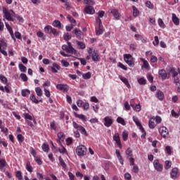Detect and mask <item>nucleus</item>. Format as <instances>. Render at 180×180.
Returning a JSON list of instances; mask_svg holds the SVG:
<instances>
[{
  "mask_svg": "<svg viewBox=\"0 0 180 180\" xmlns=\"http://www.w3.org/2000/svg\"><path fill=\"white\" fill-rule=\"evenodd\" d=\"M73 124V127L74 129H75L76 131L74 132L75 134V137H76L77 139L79 138L80 134H79V131L80 133H82L84 136H88V132H86V129H85L84 128V127L78 124L77 122H75V121H73L72 122Z\"/></svg>",
  "mask_w": 180,
  "mask_h": 180,
  "instance_id": "1",
  "label": "nucleus"
},
{
  "mask_svg": "<svg viewBox=\"0 0 180 180\" xmlns=\"http://www.w3.org/2000/svg\"><path fill=\"white\" fill-rule=\"evenodd\" d=\"M2 9L3 13L4 15V19H6V20H8V22H13V18L16 16V13H15V11H13V10L6 9V7H3Z\"/></svg>",
  "mask_w": 180,
  "mask_h": 180,
  "instance_id": "2",
  "label": "nucleus"
},
{
  "mask_svg": "<svg viewBox=\"0 0 180 180\" xmlns=\"http://www.w3.org/2000/svg\"><path fill=\"white\" fill-rule=\"evenodd\" d=\"M76 154L78 157H84L86 155V148L84 145H80L76 148Z\"/></svg>",
  "mask_w": 180,
  "mask_h": 180,
  "instance_id": "3",
  "label": "nucleus"
},
{
  "mask_svg": "<svg viewBox=\"0 0 180 180\" xmlns=\"http://www.w3.org/2000/svg\"><path fill=\"white\" fill-rule=\"evenodd\" d=\"M44 32L45 33H47L48 34H52L53 36H58L60 32L57 31L56 28H53L51 25H46L44 27Z\"/></svg>",
  "mask_w": 180,
  "mask_h": 180,
  "instance_id": "4",
  "label": "nucleus"
},
{
  "mask_svg": "<svg viewBox=\"0 0 180 180\" xmlns=\"http://www.w3.org/2000/svg\"><path fill=\"white\" fill-rule=\"evenodd\" d=\"M96 20L98 23V27L96 28V36H101V34H103V25H102V20L97 18Z\"/></svg>",
  "mask_w": 180,
  "mask_h": 180,
  "instance_id": "5",
  "label": "nucleus"
},
{
  "mask_svg": "<svg viewBox=\"0 0 180 180\" xmlns=\"http://www.w3.org/2000/svg\"><path fill=\"white\" fill-rule=\"evenodd\" d=\"M124 60L129 67L134 66V62L133 61V56L130 54H124Z\"/></svg>",
  "mask_w": 180,
  "mask_h": 180,
  "instance_id": "6",
  "label": "nucleus"
},
{
  "mask_svg": "<svg viewBox=\"0 0 180 180\" xmlns=\"http://www.w3.org/2000/svg\"><path fill=\"white\" fill-rule=\"evenodd\" d=\"M158 77L162 81H165V79H168V78H169V75L167 73L165 70L161 69L158 71Z\"/></svg>",
  "mask_w": 180,
  "mask_h": 180,
  "instance_id": "7",
  "label": "nucleus"
},
{
  "mask_svg": "<svg viewBox=\"0 0 180 180\" xmlns=\"http://www.w3.org/2000/svg\"><path fill=\"white\" fill-rule=\"evenodd\" d=\"M153 167L156 171H158V172H162L163 166L162 164L160 163V161L158 160H155L153 162Z\"/></svg>",
  "mask_w": 180,
  "mask_h": 180,
  "instance_id": "8",
  "label": "nucleus"
},
{
  "mask_svg": "<svg viewBox=\"0 0 180 180\" xmlns=\"http://www.w3.org/2000/svg\"><path fill=\"white\" fill-rule=\"evenodd\" d=\"M68 49H69L70 54H72L76 57H78V56H79V52H78V51H77L75 49H74V47H72L71 42H68Z\"/></svg>",
  "mask_w": 180,
  "mask_h": 180,
  "instance_id": "9",
  "label": "nucleus"
},
{
  "mask_svg": "<svg viewBox=\"0 0 180 180\" xmlns=\"http://www.w3.org/2000/svg\"><path fill=\"white\" fill-rule=\"evenodd\" d=\"M159 133L161 135L162 137L165 139L167 136L169 134L168 129L165 127H161L159 128Z\"/></svg>",
  "mask_w": 180,
  "mask_h": 180,
  "instance_id": "10",
  "label": "nucleus"
},
{
  "mask_svg": "<svg viewBox=\"0 0 180 180\" xmlns=\"http://www.w3.org/2000/svg\"><path fill=\"white\" fill-rule=\"evenodd\" d=\"M113 124V120L112 117L107 116L104 118V126L105 127H110Z\"/></svg>",
  "mask_w": 180,
  "mask_h": 180,
  "instance_id": "11",
  "label": "nucleus"
},
{
  "mask_svg": "<svg viewBox=\"0 0 180 180\" xmlns=\"http://www.w3.org/2000/svg\"><path fill=\"white\" fill-rule=\"evenodd\" d=\"M56 89H59V91H62L63 92H68L70 87L67 84H57Z\"/></svg>",
  "mask_w": 180,
  "mask_h": 180,
  "instance_id": "12",
  "label": "nucleus"
},
{
  "mask_svg": "<svg viewBox=\"0 0 180 180\" xmlns=\"http://www.w3.org/2000/svg\"><path fill=\"white\" fill-rule=\"evenodd\" d=\"M84 12L87 15H94V13H95V9L94 8V7L92 6H88L85 7Z\"/></svg>",
  "mask_w": 180,
  "mask_h": 180,
  "instance_id": "13",
  "label": "nucleus"
},
{
  "mask_svg": "<svg viewBox=\"0 0 180 180\" xmlns=\"http://www.w3.org/2000/svg\"><path fill=\"white\" fill-rule=\"evenodd\" d=\"M134 102V100L130 101V106L136 111V112H140L141 110V105L140 104H137L134 105L133 103Z\"/></svg>",
  "mask_w": 180,
  "mask_h": 180,
  "instance_id": "14",
  "label": "nucleus"
},
{
  "mask_svg": "<svg viewBox=\"0 0 180 180\" xmlns=\"http://www.w3.org/2000/svg\"><path fill=\"white\" fill-rule=\"evenodd\" d=\"M113 140L115 141L118 147H122V143L120 142V136L119 135V133H116L113 136Z\"/></svg>",
  "mask_w": 180,
  "mask_h": 180,
  "instance_id": "15",
  "label": "nucleus"
},
{
  "mask_svg": "<svg viewBox=\"0 0 180 180\" xmlns=\"http://www.w3.org/2000/svg\"><path fill=\"white\" fill-rule=\"evenodd\" d=\"M51 69L52 72H53L54 74H57L58 70H61V67L58 65V64L55 63H53V65L51 67Z\"/></svg>",
  "mask_w": 180,
  "mask_h": 180,
  "instance_id": "16",
  "label": "nucleus"
},
{
  "mask_svg": "<svg viewBox=\"0 0 180 180\" xmlns=\"http://www.w3.org/2000/svg\"><path fill=\"white\" fill-rule=\"evenodd\" d=\"M115 153L117 155V158L118 159L121 165H123L124 162V160H123V157H122V155H120V150H119L118 149H117L115 150Z\"/></svg>",
  "mask_w": 180,
  "mask_h": 180,
  "instance_id": "17",
  "label": "nucleus"
},
{
  "mask_svg": "<svg viewBox=\"0 0 180 180\" xmlns=\"http://www.w3.org/2000/svg\"><path fill=\"white\" fill-rule=\"evenodd\" d=\"M111 13H112L115 19H116V20H119V19H120V13H119V10L117 9H112L111 11Z\"/></svg>",
  "mask_w": 180,
  "mask_h": 180,
  "instance_id": "18",
  "label": "nucleus"
},
{
  "mask_svg": "<svg viewBox=\"0 0 180 180\" xmlns=\"http://www.w3.org/2000/svg\"><path fill=\"white\" fill-rule=\"evenodd\" d=\"M6 25V27L7 29V30L9 32L12 39H13V40H15V36L13 34V29L12 28V27H11V25H9V24L8 22H5Z\"/></svg>",
  "mask_w": 180,
  "mask_h": 180,
  "instance_id": "19",
  "label": "nucleus"
},
{
  "mask_svg": "<svg viewBox=\"0 0 180 180\" xmlns=\"http://www.w3.org/2000/svg\"><path fill=\"white\" fill-rule=\"evenodd\" d=\"M58 139L59 140L58 141V143H59L60 144H62L61 143H63V141L65 140V134H64V133L63 132H59L58 134Z\"/></svg>",
  "mask_w": 180,
  "mask_h": 180,
  "instance_id": "20",
  "label": "nucleus"
},
{
  "mask_svg": "<svg viewBox=\"0 0 180 180\" xmlns=\"http://www.w3.org/2000/svg\"><path fill=\"white\" fill-rule=\"evenodd\" d=\"M170 175L172 179H176V176L178 175V168L176 167L173 168L171 171Z\"/></svg>",
  "mask_w": 180,
  "mask_h": 180,
  "instance_id": "21",
  "label": "nucleus"
},
{
  "mask_svg": "<svg viewBox=\"0 0 180 180\" xmlns=\"http://www.w3.org/2000/svg\"><path fill=\"white\" fill-rule=\"evenodd\" d=\"M141 61L143 62L142 68H145L146 70L150 69V64H148V61L146 60V59L141 58Z\"/></svg>",
  "mask_w": 180,
  "mask_h": 180,
  "instance_id": "22",
  "label": "nucleus"
},
{
  "mask_svg": "<svg viewBox=\"0 0 180 180\" xmlns=\"http://www.w3.org/2000/svg\"><path fill=\"white\" fill-rule=\"evenodd\" d=\"M52 26L54 27H57L58 29H63V25H61V22L58 20H55L53 23Z\"/></svg>",
  "mask_w": 180,
  "mask_h": 180,
  "instance_id": "23",
  "label": "nucleus"
},
{
  "mask_svg": "<svg viewBox=\"0 0 180 180\" xmlns=\"http://www.w3.org/2000/svg\"><path fill=\"white\" fill-rule=\"evenodd\" d=\"M11 87L9 86H0V91L2 92H6V94H11Z\"/></svg>",
  "mask_w": 180,
  "mask_h": 180,
  "instance_id": "24",
  "label": "nucleus"
},
{
  "mask_svg": "<svg viewBox=\"0 0 180 180\" xmlns=\"http://www.w3.org/2000/svg\"><path fill=\"white\" fill-rule=\"evenodd\" d=\"M67 19L69 20V22H70V25H72V26H77V20H75L72 16L68 15L67 16Z\"/></svg>",
  "mask_w": 180,
  "mask_h": 180,
  "instance_id": "25",
  "label": "nucleus"
},
{
  "mask_svg": "<svg viewBox=\"0 0 180 180\" xmlns=\"http://www.w3.org/2000/svg\"><path fill=\"white\" fill-rule=\"evenodd\" d=\"M156 98L159 99V101H163L164 100V93L161 91L160 90H158L156 93Z\"/></svg>",
  "mask_w": 180,
  "mask_h": 180,
  "instance_id": "26",
  "label": "nucleus"
},
{
  "mask_svg": "<svg viewBox=\"0 0 180 180\" xmlns=\"http://www.w3.org/2000/svg\"><path fill=\"white\" fill-rule=\"evenodd\" d=\"M58 160H59V164L62 167V168L63 169H67V164H65V162H64V160H63V158H61V156H60L58 158Z\"/></svg>",
  "mask_w": 180,
  "mask_h": 180,
  "instance_id": "27",
  "label": "nucleus"
},
{
  "mask_svg": "<svg viewBox=\"0 0 180 180\" xmlns=\"http://www.w3.org/2000/svg\"><path fill=\"white\" fill-rule=\"evenodd\" d=\"M72 33H75L77 39H81V36H82V32L79 29H75Z\"/></svg>",
  "mask_w": 180,
  "mask_h": 180,
  "instance_id": "28",
  "label": "nucleus"
},
{
  "mask_svg": "<svg viewBox=\"0 0 180 180\" xmlns=\"http://www.w3.org/2000/svg\"><path fill=\"white\" fill-rule=\"evenodd\" d=\"M132 9H133V16L134 18H137V16H139V15H140V11L134 6H132Z\"/></svg>",
  "mask_w": 180,
  "mask_h": 180,
  "instance_id": "29",
  "label": "nucleus"
},
{
  "mask_svg": "<svg viewBox=\"0 0 180 180\" xmlns=\"http://www.w3.org/2000/svg\"><path fill=\"white\" fill-rule=\"evenodd\" d=\"M120 81H122L129 88L130 84H129V80L126 77H123L122 76H119Z\"/></svg>",
  "mask_w": 180,
  "mask_h": 180,
  "instance_id": "30",
  "label": "nucleus"
},
{
  "mask_svg": "<svg viewBox=\"0 0 180 180\" xmlns=\"http://www.w3.org/2000/svg\"><path fill=\"white\" fill-rule=\"evenodd\" d=\"M154 120H155V119H154L153 117L149 120L148 126H149L150 129H155V122H154Z\"/></svg>",
  "mask_w": 180,
  "mask_h": 180,
  "instance_id": "31",
  "label": "nucleus"
},
{
  "mask_svg": "<svg viewBox=\"0 0 180 180\" xmlns=\"http://www.w3.org/2000/svg\"><path fill=\"white\" fill-rule=\"evenodd\" d=\"M172 21L173 23H174V25H176V26L179 25V18H178V17H176V15L175 14H172Z\"/></svg>",
  "mask_w": 180,
  "mask_h": 180,
  "instance_id": "32",
  "label": "nucleus"
},
{
  "mask_svg": "<svg viewBox=\"0 0 180 180\" xmlns=\"http://www.w3.org/2000/svg\"><path fill=\"white\" fill-rule=\"evenodd\" d=\"M117 123H119L120 124H122V126H126V121H124V119H123L121 117H118L117 118Z\"/></svg>",
  "mask_w": 180,
  "mask_h": 180,
  "instance_id": "33",
  "label": "nucleus"
},
{
  "mask_svg": "<svg viewBox=\"0 0 180 180\" xmlns=\"http://www.w3.org/2000/svg\"><path fill=\"white\" fill-rule=\"evenodd\" d=\"M30 98L32 101V102H34V103H39V102H42L41 100H37V98H36V96L33 94H31Z\"/></svg>",
  "mask_w": 180,
  "mask_h": 180,
  "instance_id": "34",
  "label": "nucleus"
},
{
  "mask_svg": "<svg viewBox=\"0 0 180 180\" xmlns=\"http://www.w3.org/2000/svg\"><path fill=\"white\" fill-rule=\"evenodd\" d=\"M125 154L127 155V158H129V157H133V151L131 150V148H128L125 152Z\"/></svg>",
  "mask_w": 180,
  "mask_h": 180,
  "instance_id": "35",
  "label": "nucleus"
},
{
  "mask_svg": "<svg viewBox=\"0 0 180 180\" xmlns=\"http://www.w3.org/2000/svg\"><path fill=\"white\" fill-rule=\"evenodd\" d=\"M62 147V148H58V151L60 154H67V149L64 146H63L62 143L60 144Z\"/></svg>",
  "mask_w": 180,
  "mask_h": 180,
  "instance_id": "36",
  "label": "nucleus"
},
{
  "mask_svg": "<svg viewBox=\"0 0 180 180\" xmlns=\"http://www.w3.org/2000/svg\"><path fill=\"white\" fill-rule=\"evenodd\" d=\"M42 150H43V151H44V153H49V151L50 150V147L49 146V144L43 143Z\"/></svg>",
  "mask_w": 180,
  "mask_h": 180,
  "instance_id": "37",
  "label": "nucleus"
},
{
  "mask_svg": "<svg viewBox=\"0 0 180 180\" xmlns=\"http://www.w3.org/2000/svg\"><path fill=\"white\" fill-rule=\"evenodd\" d=\"M6 167V161L4 159H0V169H4Z\"/></svg>",
  "mask_w": 180,
  "mask_h": 180,
  "instance_id": "38",
  "label": "nucleus"
},
{
  "mask_svg": "<svg viewBox=\"0 0 180 180\" xmlns=\"http://www.w3.org/2000/svg\"><path fill=\"white\" fill-rule=\"evenodd\" d=\"M26 169L28 172H33V167L30 165V162H27L26 164Z\"/></svg>",
  "mask_w": 180,
  "mask_h": 180,
  "instance_id": "39",
  "label": "nucleus"
},
{
  "mask_svg": "<svg viewBox=\"0 0 180 180\" xmlns=\"http://www.w3.org/2000/svg\"><path fill=\"white\" fill-rule=\"evenodd\" d=\"M18 68L20 70V71H21V72H26V70H27V68H26V66H25L23 64L20 63L18 65Z\"/></svg>",
  "mask_w": 180,
  "mask_h": 180,
  "instance_id": "40",
  "label": "nucleus"
},
{
  "mask_svg": "<svg viewBox=\"0 0 180 180\" xmlns=\"http://www.w3.org/2000/svg\"><path fill=\"white\" fill-rule=\"evenodd\" d=\"M75 117H78V119H80V120H83L84 122H86V117H85V115L81 114H77L75 113Z\"/></svg>",
  "mask_w": 180,
  "mask_h": 180,
  "instance_id": "41",
  "label": "nucleus"
},
{
  "mask_svg": "<svg viewBox=\"0 0 180 180\" xmlns=\"http://www.w3.org/2000/svg\"><path fill=\"white\" fill-rule=\"evenodd\" d=\"M145 5L146 8H148V9H154V4H152L151 1H146Z\"/></svg>",
  "mask_w": 180,
  "mask_h": 180,
  "instance_id": "42",
  "label": "nucleus"
},
{
  "mask_svg": "<svg viewBox=\"0 0 180 180\" xmlns=\"http://www.w3.org/2000/svg\"><path fill=\"white\" fill-rule=\"evenodd\" d=\"M78 47L81 49V50H84V49H85V44L82 41H76Z\"/></svg>",
  "mask_w": 180,
  "mask_h": 180,
  "instance_id": "43",
  "label": "nucleus"
},
{
  "mask_svg": "<svg viewBox=\"0 0 180 180\" xmlns=\"http://www.w3.org/2000/svg\"><path fill=\"white\" fill-rule=\"evenodd\" d=\"M35 92H36L37 96H43V91H41V89H40V87L35 88Z\"/></svg>",
  "mask_w": 180,
  "mask_h": 180,
  "instance_id": "44",
  "label": "nucleus"
},
{
  "mask_svg": "<svg viewBox=\"0 0 180 180\" xmlns=\"http://www.w3.org/2000/svg\"><path fill=\"white\" fill-rule=\"evenodd\" d=\"M138 82L140 85H146L147 84V80L144 77H141L138 79Z\"/></svg>",
  "mask_w": 180,
  "mask_h": 180,
  "instance_id": "45",
  "label": "nucleus"
},
{
  "mask_svg": "<svg viewBox=\"0 0 180 180\" xmlns=\"http://www.w3.org/2000/svg\"><path fill=\"white\" fill-rule=\"evenodd\" d=\"M15 176L18 180H23V176H22V172L20 171L16 172Z\"/></svg>",
  "mask_w": 180,
  "mask_h": 180,
  "instance_id": "46",
  "label": "nucleus"
},
{
  "mask_svg": "<svg viewBox=\"0 0 180 180\" xmlns=\"http://www.w3.org/2000/svg\"><path fill=\"white\" fill-rule=\"evenodd\" d=\"M133 120H134V123L136 124V126H138V127H141V123H140V120H139V118L134 116Z\"/></svg>",
  "mask_w": 180,
  "mask_h": 180,
  "instance_id": "47",
  "label": "nucleus"
},
{
  "mask_svg": "<svg viewBox=\"0 0 180 180\" xmlns=\"http://www.w3.org/2000/svg\"><path fill=\"white\" fill-rule=\"evenodd\" d=\"M91 73V72H88L85 74H83L82 77L84 79H90Z\"/></svg>",
  "mask_w": 180,
  "mask_h": 180,
  "instance_id": "48",
  "label": "nucleus"
},
{
  "mask_svg": "<svg viewBox=\"0 0 180 180\" xmlns=\"http://www.w3.org/2000/svg\"><path fill=\"white\" fill-rule=\"evenodd\" d=\"M93 61H99V55L96 53H94L91 56Z\"/></svg>",
  "mask_w": 180,
  "mask_h": 180,
  "instance_id": "49",
  "label": "nucleus"
},
{
  "mask_svg": "<svg viewBox=\"0 0 180 180\" xmlns=\"http://www.w3.org/2000/svg\"><path fill=\"white\" fill-rule=\"evenodd\" d=\"M0 81H1L3 84H8V79L4 76V75H0Z\"/></svg>",
  "mask_w": 180,
  "mask_h": 180,
  "instance_id": "50",
  "label": "nucleus"
},
{
  "mask_svg": "<svg viewBox=\"0 0 180 180\" xmlns=\"http://www.w3.org/2000/svg\"><path fill=\"white\" fill-rule=\"evenodd\" d=\"M128 138H129V133L127 131H124L122 132V139L124 140V141H126Z\"/></svg>",
  "mask_w": 180,
  "mask_h": 180,
  "instance_id": "51",
  "label": "nucleus"
},
{
  "mask_svg": "<svg viewBox=\"0 0 180 180\" xmlns=\"http://www.w3.org/2000/svg\"><path fill=\"white\" fill-rule=\"evenodd\" d=\"M158 25L160 27H162V29H165V24L164 23V21H162V19H158Z\"/></svg>",
  "mask_w": 180,
  "mask_h": 180,
  "instance_id": "52",
  "label": "nucleus"
},
{
  "mask_svg": "<svg viewBox=\"0 0 180 180\" xmlns=\"http://www.w3.org/2000/svg\"><path fill=\"white\" fill-rule=\"evenodd\" d=\"M17 139L19 143H23L25 141V138L22 134H18Z\"/></svg>",
  "mask_w": 180,
  "mask_h": 180,
  "instance_id": "53",
  "label": "nucleus"
},
{
  "mask_svg": "<svg viewBox=\"0 0 180 180\" xmlns=\"http://www.w3.org/2000/svg\"><path fill=\"white\" fill-rule=\"evenodd\" d=\"M1 133H4L6 136H8L9 130L8 129V128H5L4 127H1Z\"/></svg>",
  "mask_w": 180,
  "mask_h": 180,
  "instance_id": "54",
  "label": "nucleus"
},
{
  "mask_svg": "<svg viewBox=\"0 0 180 180\" xmlns=\"http://www.w3.org/2000/svg\"><path fill=\"white\" fill-rule=\"evenodd\" d=\"M170 72H172L173 78L178 77V72L175 71V69H174V68H170Z\"/></svg>",
  "mask_w": 180,
  "mask_h": 180,
  "instance_id": "55",
  "label": "nucleus"
},
{
  "mask_svg": "<svg viewBox=\"0 0 180 180\" xmlns=\"http://www.w3.org/2000/svg\"><path fill=\"white\" fill-rule=\"evenodd\" d=\"M20 77L21 79H22V81L24 82H27V76L26 75V74L21 73Z\"/></svg>",
  "mask_w": 180,
  "mask_h": 180,
  "instance_id": "56",
  "label": "nucleus"
},
{
  "mask_svg": "<svg viewBox=\"0 0 180 180\" xmlns=\"http://www.w3.org/2000/svg\"><path fill=\"white\" fill-rule=\"evenodd\" d=\"M84 4L86 5H94L95 4L94 0H84Z\"/></svg>",
  "mask_w": 180,
  "mask_h": 180,
  "instance_id": "57",
  "label": "nucleus"
},
{
  "mask_svg": "<svg viewBox=\"0 0 180 180\" xmlns=\"http://www.w3.org/2000/svg\"><path fill=\"white\" fill-rule=\"evenodd\" d=\"M23 116L25 117V119H27L28 120H33V117H32V115H30L29 113H24Z\"/></svg>",
  "mask_w": 180,
  "mask_h": 180,
  "instance_id": "58",
  "label": "nucleus"
},
{
  "mask_svg": "<svg viewBox=\"0 0 180 180\" xmlns=\"http://www.w3.org/2000/svg\"><path fill=\"white\" fill-rule=\"evenodd\" d=\"M165 151L167 154H168L169 155H171L172 153V149L171 148V146H166Z\"/></svg>",
  "mask_w": 180,
  "mask_h": 180,
  "instance_id": "59",
  "label": "nucleus"
},
{
  "mask_svg": "<svg viewBox=\"0 0 180 180\" xmlns=\"http://www.w3.org/2000/svg\"><path fill=\"white\" fill-rule=\"evenodd\" d=\"M165 169H169L171 168V165H172V163L170 161L166 160L165 161Z\"/></svg>",
  "mask_w": 180,
  "mask_h": 180,
  "instance_id": "60",
  "label": "nucleus"
},
{
  "mask_svg": "<svg viewBox=\"0 0 180 180\" xmlns=\"http://www.w3.org/2000/svg\"><path fill=\"white\" fill-rule=\"evenodd\" d=\"M61 64L63 67H70V63L66 61L65 60H61Z\"/></svg>",
  "mask_w": 180,
  "mask_h": 180,
  "instance_id": "61",
  "label": "nucleus"
},
{
  "mask_svg": "<svg viewBox=\"0 0 180 180\" xmlns=\"http://www.w3.org/2000/svg\"><path fill=\"white\" fill-rule=\"evenodd\" d=\"M71 37L72 36L70 33H66V34L64 35V40H65V41H68V40H70Z\"/></svg>",
  "mask_w": 180,
  "mask_h": 180,
  "instance_id": "62",
  "label": "nucleus"
},
{
  "mask_svg": "<svg viewBox=\"0 0 180 180\" xmlns=\"http://www.w3.org/2000/svg\"><path fill=\"white\" fill-rule=\"evenodd\" d=\"M68 175L69 176V179L70 180H75V176L71 172H69L68 173Z\"/></svg>",
  "mask_w": 180,
  "mask_h": 180,
  "instance_id": "63",
  "label": "nucleus"
},
{
  "mask_svg": "<svg viewBox=\"0 0 180 180\" xmlns=\"http://www.w3.org/2000/svg\"><path fill=\"white\" fill-rule=\"evenodd\" d=\"M98 19H101V18H103V16H105V11H99L98 12Z\"/></svg>",
  "mask_w": 180,
  "mask_h": 180,
  "instance_id": "64",
  "label": "nucleus"
}]
</instances>
